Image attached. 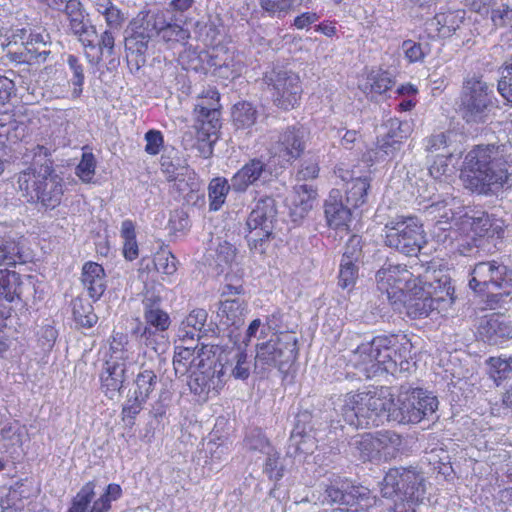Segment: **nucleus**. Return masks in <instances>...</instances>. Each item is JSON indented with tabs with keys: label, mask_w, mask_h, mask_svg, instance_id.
Listing matches in <instances>:
<instances>
[{
	"label": "nucleus",
	"mask_w": 512,
	"mask_h": 512,
	"mask_svg": "<svg viewBox=\"0 0 512 512\" xmlns=\"http://www.w3.org/2000/svg\"><path fill=\"white\" fill-rule=\"evenodd\" d=\"M460 179L467 189L481 195H494L511 189V142L473 147L464 158Z\"/></svg>",
	"instance_id": "nucleus-1"
},
{
	"label": "nucleus",
	"mask_w": 512,
	"mask_h": 512,
	"mask_svg": "<svg viewBox=\"0 0 512 512\" xmlns=\"http://www.w3.org/2000/svg\"><path fill=\"white\" fill-rule=\"evenodd\" d=\"M411 346L408 341L399 344L394 335L376 336L353 351L352 361L367 373H393L397 365L405 369L404 364H409Z\"/></svg>",
	"instance_id": "nucleus-2"
},
{
	"label": "nucleus",
	"mask_w": 512,
	"mask_h": 512,
	"mask_svg": "<svg viewBox=\"0 0 512 512\" xmlns=\"http://www.w3.org/2000/svg\"><path fill=\"white\" fill-rule=\"evenodd\" d=\"M17 184L28 202L40 203L46 209H54L61 203L63 179L55 172L50 160L20 172Z\"/></svg>",
	"instance_id": "nucleus-3"
},
{
	"label": "nucleus",
	"mask_w": 512,
	"mask_h": 512,
	"mask_svg": "<svg viewBox=\"0 0 512 512\" xmlns=\"http://www.w3.org/2000/svg\"><path fill=\"white\" fill-rule=\"evenodd\" d=\"M469 287L476 293H486L487 305L495 309L512 298V269L497 260L479 262L471 271Z\"/></svg>",
	"instance_id": "nucleus-4"
},
{
	"label": "nucleus",
	"mask_w": 512,
	"mask_h": 512,
	"mask_svg": "<svg viewBox=\"0 0 512 512\" xmlns=\"http://www.w3.org/2000/svg\"><path fill=\"white\" fill-rule=\"evenodd\" d=\"M297 342L295 334L285 332L257 344L254 373L264 377L274 368L281 373H287L298 356Z\"/></svg>",
	"instance_id": "nucleus-5"
},
{
	"label": "nucleus",
	"mask_w": 512,
	"mask_h": 512,
	"mask_svg": "<svg viewBox=\"0 0 512 512\" xmlns=\"http://www.w3.org/2000/svg\"><path fill=\"white\" fill-rule=\"evenodd\" d=\"M430 273V267L416 263L407 269L406 265L385 264L376 273L378 289L386 294L387 299L396 303L402 300V296L408 291H420L417 288L418 281Z\"/></svg>",
	"instance_id": "nucleus-6"
},
{
	"label": "nucleus",
	"mask_w": 512,
	"mask_h": 512,
	"mask_svg": "<svg viewBox=\"0 0 512 512\" xmlns=\"http://www.w3.org/2000/svg\"><path fill=\"white\" fill-rule=\"evenodd\" d=\"M494 108L493 86L481 78L472 77L464 82L459 111L468 124L486 123Z\"/></svg>",
	"instance_id": "nucleus-7"
},
{
	"label": "nucleus",
	"mask_w": 512,
	"mask_h": 512,
	"mask_svg": "<svg viewBox=\"0 0 512 512\" xmlns=\"http://www.w3.org/2000/svg\"><path fill=\"white\" fill-rule=\"evenodd\" d=\"M384 243L398 252L414 256L426 243L423 225L413 216H396L384 226Z\"/></svg>",
	"instance_id": "nucleus-8"
},
{
	"label": "nucleus",
	"mask_w": 512,
	"mask_h": 512,
	"mask_svg": "<svg viewBox=\"0 0 512 512\" xmlns=\"http://www.w3.org/2000/svg\"><path fill=\"white\" fill-rule=\"evenodd\" d=\"M438 408V400L420 388L401 391L395 400L390 419L399 424H416L428 418Z\"/></svg>",
	"instance_id": "nucleus-9"
},
{
	"label": "nucleus",
	"mask_w": 512,
	"mask_h": 512,
	"mask_svg": "<svg viewBox=\"0 0 512 512\" xmlns=\"http://www.w3.org/2000/svg\"><path fill=\"white\" fill-rule=\"evenodd\" d=\"M426 492L425 478L416 468H391L385 475L381 494L385 498L403 496L422 501Z\"/></svg>",
	"instance_id": "nucleus-10"
},
{
	"label": "nucleus",
	"mask_w": 512,
	"mask_h": 512,
	"mask_svg": "<svg viewBox=\"0 0 512 512\" xmlns=\"http://www.w3.org/2000/svg\"><path fill=\"white\" fill-rule=\"evenodd\" d=\"M263 80L278 108L289 110L299 103L303 90L295 72L281 67L273 68L265 73Z\"/></svg>",
	"instance_id": "nucleus-11"
},
{
	"label": "nucleus",
	"mask_w": 512,
	"mask_h": 512,
	"mask_svg": "<svg viewBox=\"0 0 512 512\" xmlns=\"http://www.w3.org/2000/svg\"><path fill=\"white\" fill-rule=\"evenodd\" d=\"M428 274H426L422 281H418L417 288H421L418 291H408L406 294L409 295V299L406 303V313L411 319H421L430 316L434 311L441 309L442 305L447 302L443 297H433L430 289L432 284L428 282ZM449 296L448 302L452 304L454 299L450 293V287L446 291Z\"/></svg>",
	"instance_id": "nucleus-12"
},
{
	"label": "nucleus",
	"mask_w": 512,
	"mask_h": 512,
	"mask_svg": "<svg viewBox=\"0 0 512 512\" xmlns=\"http://www.w3.org/2000/svg\"><path fill=\"white\" fill-rule=\"evenodd\" d=\"M305 150V131L290 126L270 138L269 151L274 157L287 162L299 158Z\"/></svg>",
	"instance_id": "nucleus-13"
},
{
	"label": "nucleus",
	"mask_w": 512,
	"mask_h": 512,
	"mask_svg": "<svg viewBox=\"0 0 512 512\" xmlns=\"http://www.w3.org/2000/svg\"><path fill=\"white\" fill-rule=\"evenodd\" d=\"M63 12L69 21V31L78 38L85 48L95 49L97 30L94 25L90 24L82 3L79 0H68Z\"/></svg>",
	"instance_id": "nucleus-14"
},
{
	"label": "nucleus",
	"mask_w": 512,
	"mask_h": 512,
	"mask_svg": "<svg viewBox=\"0 0 512 512\" xmlns=\"http://www.w3.org/2000/svg\"><path fill=\"white\" fill-rule=\"evenodd\" d=\"M272 175L271 168L262 158H252L231 178V187L235 192H245L249 186L266 182Z\"/></svg>",
	"instance_id": "nucleus-15"
},
{
	"label": "nucleus",
	"mask_w": 512,
	"mask_h": 512,
	"mask_svg": "<svg viewBox=\"0 0 512 512\" xmlns=\"http://www.w3.org/2000/svg\"><path fill=\"white\" fill-rule=\"evenodd\" d=\"M219 374L226 382L233 377L236 380H247L251 373V362L245 348L232 347L218 358Z\"/></svg>",
	"instance_id": "nucleus-16"
},
{
	"label": "nucleus",
	"mask_w": 512,
	"mask_h": 512,
	"mask_svg": "<svg viewBox=\"0 0 512 512\" xmlns=\"http://www.w3.org/2000/svg\"><path fill=\"white\" fill-rule=\"evenodd\" d=\"M277 217L276 201L266 196L256 201L250 212L246 225L249 231L272 235Z\"/></svg>",
	"instance_id": "nucleus-17"
},
{
	"label": "nucleus",
	"mask_w": 512,
	"mask_h": 512,
	"mask_svg": "<svg viewBox=\"0 0 512 512\" xmlns=\"http://www.w3.org/2000/svg\"><path fill=\"white\" fill-rule=\"evenodd\" d=\"M361 402L360 393H348L334 402V410L341 416L344 423L357 429L369 428L371 424H375V421L368 420V416L364 415Z\"/></svg>",
	"instance_id": "nucleus-18"
},
{
	"label": "nucleus",
	"mask_w": 512,
	"mask_h": 512,
	"mask_svg": "<svg viewBox=\"0 0 512 512\" xmlns=\"http://www.w3.org/2000/svg\"><path fill=\"white\" fill-rule=\"evenodd\" d=\"M362 406L364 407V415L368 416V420L374 422L372 426H378L383 419L392 421L390 414L395 406V400L387 392L381 389L379 392L360 393Z\"/></svg>",
	"instance_id": "nucleus-19"
},
{
	"label": "nucleus",
	"mask_w": 512,
	"mask_h": 512,
	"mask_svg": "<svg viewBox=\"0 0 512 512\" xmlns=\"http://www.w3.org/2000/svg\"><path fill=\"white\" fill-rule=\"evenodd\" d=\"M210 103L205 105L204 101L197 103L194 108L196 120L199 123V133L210 137L216 135L221 128L220 120V95L218 91L210 89Z\"/></svg>",
	"instance_id": "nucleus-20"
},
{
	"label": "nucleus",
	"mask_w": 512,
	"mask_h": 512,
	"mask_svg": "<svg viewBox=\"0 0 512 512\" xmlns=\"http://www.w3.org/2000/svg\"><path fill=\"white\" fill-rule=\"evenodd\" d=\"M352 208L344 203L340 190L332 189L324 203V214L328 226L336 230H348Z\"/></svg>",
	"instance_id": "nucleus-21"
},
{
	"label": "nucleus",
	"mask_w": 512,
	"mask_h": 512,
	"mask_svg": "<svg viewBox=\"0 0 512 512\" xmlns=\"http://www.w3.org/2000/svg\"><path fill=\"white\" fill-rule=\"evenodd\" d=\"M207 346L197 347H181L177 346L174 357L173 366L177 376H184L188 373L192 375L196 370L206 367L205 361L209 358Z\"/></svg>",
	"instance_id": "nucleus-22"
},
{
	"label": "nucleus",
	"mask_w": 512,
	"mask_h": 512,
	"mask_svg": "<svg viewBox=\"0 0 512 512\" xmlns=\"http://www.w3.org/2000/svg\"><path fill=\"white\" fill-rule=\"evenodd\" d=\"M126 363L119 361L113 356L105 362L103 372L101 374L102 389L105 394L113 399L121 390L126 379Z\"/></svg>",
	"instance_id": "nucleus-23"
},
{
	"label": "nucleus",
	"mask_w": 512,
	"mask_h": 512,
	"mask_svg": "<svg viewBox=\"0 0 512 512\" xmlns=\"http://www.w3.org/2000/svg\"><path fill=\"white\" fill-rule=\"evenodd\" d=\"M479 334L484 341L496 345L512 338V324L503 316L493 314L481 323Z\"/></svg>",
	"instance_id": "nucleus-24"
},
{
	"label": "nucleus",
	"mask_w": 512,
	"mask_h": 512,
	"mask_svg": "<svg viewBox=\"0 0 512 512\" xmlns=\"http://www.w3.org/2000/svg\"><path fill=\"white\" fill-rule=\"evenodd\" d=\"M167 16V13L160 9L141 11L130 22L129 27L136 28L150 38L160 36L167 25Z\"/></svg>",
	"instance_id": "nucleus-25"
},
{
	"label": "nucleus",
	"mask_w": 512,
	"mask_h": 512,
	"mask_svg": "<svg viewBox=\"0 0 512 512\" xmlns=\"http://www.w3.org/2000/svg\"><path fill=\"white\" fill-rule=\"evenodd\" d=\"M81 282L87 290L88 295L94 301L100 299L106 290L105 271L96 262H87L83 265Z\"/></svg>",
	"instance_id": "nucleus-26"
},
{
	"label": "nucleus",
	"mask_w": 512,
	"mask_h": 512,
	"mask_svg": "<svg viewBox=\"0 0 512 512\" xmlns=\"http://www.w3.org/2000/svg\"><path fill=\"white\" fill-rule=\"evenodd\" d=\"M316 195V190L311 185L300 184L294 187L289 206L290 216L294 222L302 220L309 213Z\"/></svg>",
	"instance_id": "nucleus-27"
},
{
	"label": "nucleus",
	"mask_w": 512,
	"mask_h": 512,
	"mask_svg": "<svg viewBox=\"0 0 512 512\" xmlns=\"http://www.w3.org/2000/svg\"><path fill=\"white\" fill-rule=\"evenodd\" d=\"M190 378V388L198 395L209 394L212 391L217 393L225 384L223 377H220L219 369L212 370L210 367L196 370Z\"/></svg>",
	"instance_id": "nucleus-28"
},
{
	"label": "nucleus",
	"mask_w": 512,
	"mask_h": 512,
	"mask_svg": "<svg viewBox=\"0 0 512 512\" xmlns=\"http://www.w3.org/2000/svg\"><path fill=\"white\" fill-rule=\"evenodd\" d=\"M208 318V313L205 309L197 308L192 310L185 319L181 322L178 329V336L181 341L200 339L206 335L204 329L205 323Z\"/></svg>",
	"instance_id": "nucleus-29"
},
{
	"label": "nucleus",
	"mask_w": 512,
	"mask_h": 512,
	"mask_svg": "<svg viewBox=\"0 0 512 512\" xmlns=\"http://www.w3.org/2000/svg\"><path fill=\"white\" fill-rule=\"evenodd\" d=\"M247 305L240 298L225 299L221 301L218 316L221 323L227 327L239 329L245 322Z\"/></svg>",
	"instance_id": "nucleus-30"
},
{
	"label": "nucleus",
	"mask_w": 512,
	"mask_h": 512,
	"mask_svg": "<svg viewBox=\"0 0 512 512\" xmlns=\"http://www.w3.org/2000/svg\"><path fill=\"white\" fill-rule=\"evenodd\" d=\"M456 137L457 134L451 130L433 133L425 139V150L431 157L453 156Z\"/></svg>",
	"instance_id": "nucleus-31"
},
{
	"label": "nucleus",
	"mask_w": 512,
	"mask_h": 512,
	"mask_svg": "<svg viewBox=\"0 0 512 512\" xmlns=\"http://www.w3.org/2000/svg\"><path fill=\"white\" fill-rule=\"evenodd\" d=\"M352 452L363 462H381V454L377 446L375 435L365 433L354 437L349 443Z\"/></svg>",
	"instance_id": "nucleus-32"
},
{
	"label": "nucleus",
	"mask_w": 512,
	"mask_h": 512,
	"mask_svg": "<svg viewBox=\"0 0 512 512\" xmlns=\"http://www.w3.org/2000/svg\"><path fill=\"white\" fill-rule=\"evenodd\" d=\"M382 461L391 460L402 451L404 438L395 431L382 430L374 433Z\"/></svg>",
	"instance_id": "nucleus-33"
},
{
	"label": "nucleus",
	"mask_w": 512,
	"mask_h": 512,
	"mask_svg": "<svg viewBox=\"0 0 512 512\" xmlns=\"http://www.w3.org/2000/svg\"><path fill=\"white\" fill-rule=\"evenodd\" d=\"M300 418H308L307 414L298 416V422L291 433L289 438L287 455L294 456L299 453L309 454L313 452L315 447V439L312 435L306 432L305 428L299 425Z\"/></svg>",
	"instance_id": "nucleus-34"
},
{
	"label": "nucleus",
	"mask_w": 512,
	"mask_h": 512,
	"mask_svg": "<svg viewBox=\"0 0 512 512\" xmlns=\"http://www.w3.org/2000/svg\"><path fill=\"white\" fill-rule=\"evenodd\" d=\"M450 205L451 203H449L447 200H443L440 202L432 203L427 207L429 214H434L435 218H439L435 224V229L439 231H449V234L445 235L444 241L448 237L452 239L451 233L454 226L458 224V220L455 217V212L451 207L448 208Z\"/></svg>",
	"instance_id": "nucleus-35"
},
{
	"label": "nucleus",
	"mask_w": 512,
	"mask_h": 512,
	"mask_svg": "<svg viewBox=\"0 0 512 512\" xmlns=\"http://www.w3.org/2000/svg\"><path fill=\"white\" fill-rule=\"evenodd\" d=\"M464 17V10L438 13L430 20L429 24L437 29L440 36L449 37L460 27Z\"/></svg>",
	"instance_id": "nucleus-36"
},
{
	"label": "nucleus",
	"mask_w": 512,
	"mask_h": 512,
	"mask_svg": "<svg viewBox=\"0 0 512 512\" xmlns=\"http://www.w3.org/2000/svg\"><path fill=\"white\" fill-rule=\"evenodd\" d=\"M92 4L97 13L104 17L107 27L112 29L122 28L127 16L112 0H92Z\"/></svg>",
	"instance_id": "nucleus-37"
},
{
	"label": "nucleus",
	"mask_w": 512,
	"mask_h": 512,
	"mask_svg": "<svg viewBox=\"0 0 512 512\" xmlns=\"http://www.w3.org/2000/svg\"><path fill=\"white\" fill-rule=\"evenodd\" d=\"M403 124L398 119H391L389 121L390 130L387 134L378 140V147L385 155H392L396 150L399 149L401 140L406 137V131L403 130Z\"/></svg>",
	"instance_id": "nucleus-38"
},
{
	"label": "nucleus",
	"mask_w": 512,
	"mask_h": 512,
	"mask_svg": "<svg viewBox=\"0 0 512 512\" xmlns=\"http://www.w3.org/2000/svg\"><path fill=\"white\" fill-rule=\"evenodd\" d=\"M130 33L125 38V48L138 57L136 60L137 67L143 66L146 62L145 54L148 51L149 43L152 38L134 27H129Z\"/></svg>",
	"instance_id": "nucleus-39"
},
{
	"label": "nucleus",
	"mask_w": 512,
	"mask_h": 512,
	"mask_svg": "<svg viewBox=\"0 0 512 512\" xmlns=\"http://www.w3.org/2000/svg\"><path fill=\"white\" fill-rule=\"evenodd\" d=\"M258 116L257 108L248 101L238 102L232 108V121L237 129L251 128Z\"/></svg>",
	"instance_id": "nucleus-40"
},
{
	"label": "nucleus",
	"mask_w": 512,
	"mask_h": 512,
	"mask_svg": "<svg viewBox=\"0 0 512 512\" xmlns=\"http://www.w3.org/2000/svg\"><path fill=\"white\" fill-rule=\"evenodd\" d=\"M95 483L90 481L86 483L81 490L73 498L72 505L67 512H92L94 507L98 504V499L95 497Z\"/></svg>",
	"instance_id": "nucleus-41"
},
{
	"label": "nucleus",
	"mask_w": 512,
	"mask_h": 512,
	"mask_svg": "<svg viewBox=\"0 0 512 512\" xmlns=\"http://www.w3.org/2000/svg\"><path fill=\"white\" fill-rule=\"evenodd\" d=\"M370 182L367 177H356L349 183L346 190V202L353 208L363 205L367 199Z\"/></svg>",
	"instance_id": "nucleus-42"
},
{
	"label": "nucleus",
	"mask_w": 512,
	"mask_h": 512,
	"mask_svg": "<svg viewBox=\"0 0 512 512\" xmlns=\"http://www.w3.org/2000/svg\"><path fill=\"white\" fill-rule=\"evenodd\" d=\"M20 294V277L15 271L0 270V298L12 302Z\"/></svg>",
	"instance_id": "nucleus-43"
},
{
	"label": "nucleus",
	"mask_w": 512,
	"mask_h": 512,
	"mask_svg": "<svg viewBox=\"0 0 512 512\" xmlns=\"http://www.w3.org/2000/svg\"><path fill=\"white\" fill-rule=\"evenodd\" d=\"M230 189H232L231 182L229 183L227 179L221 177L212 179L208 187L211 210L220 209Z\"/></svg>",
	"instance_id": "nucleus-44"
},
{
	"label": "nucleus",
	"mask_w": 512,
	"mask_h": 512,
	"mask_svg": "<svg viewBox=\"0 0 512 512\" xmlns=\"http://www.w3.org/2000/svg\"><path fill=\"white\" fill-rule=\"evenodd\" d=\"M24 262L19 244L10 238H0V264L13 266Z\"/></svg>",
	"instance_id": "nucleus-45"
},
{
	"label": "nucleus",
	"mask_w": 512,
	"mask_h": 512,
	"mask_svg": "<svg viewBox=\"0 0 512 512\" xmlns=\"http://www.w3.org/2000/svg\"><path fill=\"white\" fill-rule=\"evenodd\" d=\"M157 382L158 377L154 371L149 369L141 371L135 379V389L133 391V395L140 398V401H146L149 398L151 392L155 389Z\"/></svg>",
	"instance_id": "nucleus-46"
},
{
	"label": "nucleus",
	"mask_w": 512,
	"mask_h": 512,
	"mask_svg": "<svg viewBox=\"0 0 512 512\" xmlns=\"http://www.w3.org/2000/svg\"><path fill=\"white\" fill-rule=\"evenodd\" d=\"M401 48L409 63L423 62L424 58L431 52L429 43L421 40L419 42L411 39L404 40Z\"/></svg>",
	"instance_id": "nucleus-47"
},
{
	"label": "nucleus",
	"mask_w": 512,
	"mask_h": 512,
	"mask_svg": "<svg viewBox=\"0 0 512 512\" xmlns=\"http://www.w3.org/2000/svg\"><path fill=\"white\" fill-rule=\"evenodd\" d=\"M137 330L140 332V342L155 353L162 354L168 348V340L165 335L166 331L140 330V328Z\"/></svg>",
	"instance_id": "nucleus-48"
},
{
	"label": "nucleus",
	"mask_w": 512,
	"mask_h": 512,
	"mask_svg": "<svg viewBox=\"0 0 512 512\" xmlns=\"http://www.w3.org/2000/svg\"><path fill=\"white\" fill-rule=\"evenodd\" d=\"M369 491L362 486H353L346 484L342 503L340 505L345 506L346 512H358V508L355 507L361 501L368 499Z\"/></svg>",
	"instance_id": "nucleus-49"
},
{
	"label": "nucleus",
	"mask_w": 512,
	"mask_h": 512,
	"mask_svg": "<svg viewBox=\"0 0 512 512\" xmlns=\"http://www.w3.org/2000/svg\"><path fill=\"white\" fill-rule=\"evenodd\" d=\"M160 37L165 43L186 44L190 38V31L178 23L172 22L167 16V25L164 27Z\"/></svg>",
	"instance_id": "nucleus-50"
},
{
	"label": "nucleus",
	"mask_w": 512,
	"mask_h": 512,
	"mask_svg": "<svg viewBox=\"0 0 512 512\" xmlns=\"http://www.w3.org/2000/svg\"><path fill=\"white\" fill-rule=\"evenodd\" d=\"M24 427L17 421L8 422L0 430V442L4 447H14L22 444Z\"/></svg>",
	"instance_id": "nucleus-51"
},
{
	"label": "nucleus",
	"mask_w": 512,
	"mask_h": 512,
	"mask_svg": "<svg viewBox=\"0 0 512 512\" xmlns=\"http://www.w3.org/2000/svg\"><path fill=\"white\" fill-rule=\"evenodd\" d=\"M73 316L75 321L83 327H92L97 321L92 305L79 298L73 301Z\"/></svg>",
	"instance_id": "nucleus-52"
},
{
	"label": "nucleus",
	"mask_w": 512,
	"mask_h": 512,
	"mask_svg": "<svg viewBox=\"0 0 512 512\" xmlns=\"http://www.w3.org/2000/svg\"><path fill=\"white\" fill-rule=\"evenodd\" d=\"M144 320L142 330L166 331L170 326V317L163 309L144 311Z\"/></svg>",
	"instance_id": "nucleus-53"
},
{
	"label": "nucleus",
	"mask_w": 512,
	"mask_h": 512,
	"mask_svg": "<svg viewBox=\"0 0 512 512\" xmlns=\"http://www.w3.org/2000/svg\"><path fill=\"white\" fill-rule=\"evenodd\" d=\"M265 455L267 457L264 463L263 472L270 480L277 482L284 476V466L280 461V453L273 448Z\"/></svg>",
	"instance_id": "nucleus-54"
},
{
	"label": "nucleus",
	"mask_w": 512,
	"mask_h": 512,
	"mask_svg": "<svg viewBox=\"0 0 512 512\" xmlns=\"http://www.w3.org/2000/svg\"><path fill=\"white\" fill-rule=\"evenodd\" d=\"M67 64L72 72L71 83L73 85L72 96L78 98L83 91L84 84V68L80 63V60L74 56L69 55L67 58Z\"/></svg>",
	"instance_id": "nucleus-55"
},
{
	"label": "nucleus",
	"mask_w": 512,
	"mask_h": 512,
	"mask_svg": "<svg viewBox=\"0 0 512 512\" xmlns=\"http://www.w3.org/2000/svg\"><path fill=\"white\" fill-rule=\"evenodd\" d=\"M448 456L442 449H433L426 453L424 457L425 461L432 466V470L436 471L445 477L449 476L452 472V467L449 462H445Z\"/></svg>",
	"instance_id": "nucleus-56"
},
{
	"label": "nucleus",
	"mask_w": 512,
	"mask_h": 512,
	"mask_svg": "<svg viewBox=\"0 0 512 512\" xmlns=\"http://www.w3.org/2000/svg\"><path fill=\"white\" fill-rule=\"evenodd\" d=\"M245 447L250 451H258L266 454L274 447L270 444L264 433L260 429L251 430L244 440Z\"/></svg>",
	"instance_id": "nucleus-57"
},
{
	"label": "nucleus",
	"mask_w": 512,
	"mask_h": 512,
	"mask_svg": "<svg viewBox=\"0 0 512 512\" xmlns=\"http://www.w3.org/2000/svg\"><path fill=\"white\" fill-rule=\"evenodd\" d=\"M497 89L505 100L512 103V56L501 67Z\"/></svg>",
	"instance_id": "nucleus-58"
},
{
	"label": "nucleus",
	"mask_w": 512,
	"mask_h": 512,
	"mask_svg": "<svg viewBox=\"0 0 512 512\" xmlns=\"http://www.w3.org/2000/svg\"><path fill=\"white\" fill-rule=\"evenodd\" d=\"M153 263L156 271L163 275L171 276L177 271V259L170 252H158L154 256Z\"/></svg>",
	"instance_id": "nucleus-59"
},
{
	"label": "nucleus",
	"mask_w": 512,
	"mask_h": 512,
	"mask_svg": "<svg viewBox=\"0 0 512 512\" xmlns=\"http://www.w3.org/2000/svg\"><path fill=\"white\" fill-rule=\"evenodd\" d=\"M358 264L351 262V260H341L339 271V286L343 289H350L354 286L358 277Z\"/></svg>",
	"instance_id": "nucleus-60"
},
{
	"label": "nucleus",
	"mask_w": 512,
	"mask_h": 512,
	"mask_svg": "<svg viewBox=\"0 0 512 512\" xmlns=\"http://www.w3.org/2000/svg\"><path fill=\"white\" fill-rule=\"evenodd\" d=\"M491 21L496 28H512V3L491 9Z\"/></svg>",
	"instance_id": "nucleus-61"
},
{
	"label": "nucleus",
	"mask_w": 512,
	"mask_h": 512,
	"mask_svg": "<svg viewBox=\"0 0 512 512\" xmlns=\"http://www.w3.org/2000/svg\"><path fill=\"white\" fill-rule=\"evenodd\" d=\"M96 161L92 153H83L80 163L76 167V175L83 182H90L95 175Z\"/></svg>",
	"instance_id": "nucleus-62"
},
{
	"label": "nucleus",
	"mask_w": 512,
	"mask_h": 512,
	"mask_svg": "<svg viewBox=\"0 0 512 512\" xmlns=\"http://www.w3.org/2000/svg\"><path fill=\"white\" fill-rule=\"evenodd\" d=\"M121 492V487L118 484H109L105 492L98 498V504L92 512H107L111 507V501L118 499Z\"/></svg>",
	"instance_id": "nucleus-63"
},
{
	"label": "nucleus",
	"mask_w": 512,
	"mask_h": 512,
	"mask_svg": "<svg viewBox=\"0 0 512 512\" xmlns=\"http://www.w3.org/2000/svg\"><path fill=\"white\" fill-rule=\"evenodd\" d=\"M236 257V248L227 241L218 243L215 250V262L219 267L229 266Z\"/></svg>",
	"instance_id": "nucleus-64"
}]
</instances>
